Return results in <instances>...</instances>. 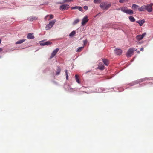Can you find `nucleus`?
Wrapping results in <instances>:
<instances>
[{"label": "nucleus", "instance_id": "f257e3e1", "mask_svg": "<svg viewBox=\"0 0 153 153\" xmlns=\"http://www.w3.org/2000/svg\"><path fill=\"white\" fill-rule=\"evenodd\" d=\"M111 6V3L107 2H102L100 5V7L103 10H107Z\"/></svg>", "mask_w": 153, "mask_h": 153}, {"label": "nucleus", "instance_id": "f03ea898", "mask_svg": "<svg viewBox=\"0 0 153 153\" xmlns=\"http://www.w3.org/2000/svg\"><path fill=\"white\" fill-rule=\"evenodd\" d=\"M117 10H121L123 12L128 14H131L133 13V12L131 10L128 9L127 8L122 7L118 9Z\"/></svg>", "mask_w": 153, "mask_h": 153}, {"label": "nucleus", "instance_id": "7ed1b4c3", "mask_svg": "<svg viewBox=\"0 0 153 153\" xmlns=\"http://www.w3.org/2000/svg\"><path fill=\"white\" fill-rule=\"evenodd\" d=\"M56 22L55 20H53L52 21H50L49 24L46 25V30H49L54 25Z\"/></svg>", "mask_w": 153, "mask_h": 153}, {"label": "nucleus", "instance_id": "20e7f679", "mask_svg": "<svg viewBox=\"0 0 153 153\" xmlns=\"http://www.w3.org/2000/svg\"><path fill=\"white\" fill-rule=\"evenodd\" d=\"M134 48H130L127 51L126 55L127 57H131L134 53Z\"/></svg>", "mask_w": 153, "mask_h": 153}, {"label": "nucleus", "instance_id": "39448f33", "mask_svg": "<svg viewBox=\"0 0 153 153\" xmlns=\"http://www.w3.org/2000/svg\"><path fill=\"white\" fill-rule=\"evenodd\" d=\"M152 5L153 4L152 3L145 5V10H146L149 12H152Z\"/></svg>", "mask_w": 153, "mask_h": 153}, {"label": "nucleus", "instance_id": "423d86ee", "mask_svg": "<svg viewBox=\"0 0 153 153\" xmlns=\"http://www.w3.org/2000/svg\"><path fill=\"white\" fill-rule=\"evenodd\" d=\"M69 7V6L68 4H64L61 5L60 7V9L62 10H66Z\"/></svg>", "mask_w": 153, "mask_h": 153}, {"label": "nucleus", "instance_id": "0eeeda50", "mask_svg": "<svg viewBox=\"0 0 153 153\" xmlns=\"http://www.w3.org/2000/svg\"><path fill=\"white\" fill-rule=\"evenodd\" d=\"M146 35V33H145L142 35H137L136 36V39L138 40H141Z\"/></svg>", "mask_w": 153, "mask_h": 153}, {"label": "nucleus", "instance_id": "6e6552de", "mask_svg": "<svg viewBox=\"0 0 153 153\" xmlns=\"http://www.w3.org/2000/svg\"><path fill=\"white\" fill-rule=\"evenodd\" d=\"M59 50V49L58 48L54 50L53 51L50 57V59H51L53 58L55 56V55L58 52Z\"/></svg>", "mask_w": 153, "mask_h": 153}, {"label": "nucleus", "instance_id": "1a4fd4ad", "mask_svg": "<svg viewBox=\"0 0 153 153\" xmlns=\"http://www.w3.org/2000/svg\"><path fill=\"white\" fill-rule=\"evenodd\" d=\"M89 19H88V17L87 16H85L83 19L82 20V25H84L87 22Z\"/></svg>", "mask_w": 153, "mask_h": 153}, {"label": "nucleus", "instance_id": "9d476101", "mask_svg": "<svg viewBox=\"0 0 153 153\" xmlns=\"http://www.w3.org/2000/svg\"><path fill=\"white\" fill-rule=\"evenodd\" d=\"M115 53L117 55H120L122 53V51L120 49H117L114 50Z\"/></svg>", "mask_w": 153, "mask_h": 153}, {"label": "nucleus", "instance_id": "9b49d317", "mask_svg": "<svg viewBox=\"0 0 153 153\" xmlns=\"http://www.w3.org/2000/svg\"><path fill=\"white\" fill-rule=\"evenodd\" d=\"M38 18L36 16H30L28 18V20L30 21H32L34 20H37Z\"/></svg>", "mask_w": 153, "mask_h": 153}, {"label": "nucleus", "instance_id": "f8f14e48", "mask_svg": "<svg viewBox=\"0 0 153 153\" xmlns=\"http://www.w3.org/2000/svg\"><path fill=\"white\" fill-rule=\"evenodd\" d=\"M27 38L28 39H33L34 38V37L33 35V33H29L27 36Z\"/></svg>", "mask_w": 153, "mask_h": 153}, {"label": "nucleus", "instance_id": "ddd939ff", "mask_svg": "<svg viewBox=\"0 0 153 153\" xmlns=\"http://www.w3.org/2000/svg\"><path fill=\"white\" fill-rule=\"evenodd\" d=\"M102 60L104 64L105 65L107 66L109 64V61L107 59H102Z\"/></svg>", "mask_w": 153, "mask_h": 153}, {"label": "nucleus", "instance_id": "4468645a", "mask_svg": "<svg viewBox=\"0 0 153 153\" xmlns=\"http://www.w3.org/2000/svg\"><path fill=\"white\" fill-rule=\"evenodd\" d=\"M51 44V42L50 41H47L46 42L43 43H40V45H49Z\"/></svg>", "mask_w": 153, "mask_h": 153}, {"label": "nucleus", "instance_id": "2eb2a0df", "mask_svg": "<svg viewBox=\"0 0 153 153\" xmlns=\"http://www.w3.org/2000/svg\"><path fill=\"white\" fill-rule=\"evenodd\" d=\"M139 6L135 4H133L132 6V8L134 10H136L137 9L138 10L139 8Z\"/></svg>", "mask_w": 153, "mask_h": 153}, {"label": "nucleus", "instance_id": "dca6fc26", "mask_svg": "<svg viewBox=\"0 0 153 153\" xmlns=\"http://www.w3.org/2000/svg\"><path fill=\"white\" fill-rule=\"evenodd\" d=\"M145 5H144L142 6L141 7H139V8H138V10L139 11H143L145 10L146 8Z\"/></svg>", "mask_w": 153, "mask_h": 153}, {"label": "nucleus", "instance_id": "f3484780", "mask_svg": "<svg viewBox=\"0 0 153 153\" xmlns=\"http://www.w3.org/2000/svg\"><path fill=\"white\" fill-rule=\"evenodd\" d=\"M145 22V21L144 20H140L139 21H136L137 23H138L139 24L140 26H141Z\"/></svg>", "mask_w": 153, "mask_h": 153}, {"label": "nucleus", "instance_id": "a211bd4d", "mask_svg": "<svg viewBox=\"0 0 153 153\" xmlns=\"http://www.w3.org/2000/svg\"><path fill=\"white\" fill-rule=\"evenodd\" d=\"M61 69L59 67H58L56 69V75H59L61 72Z\"/></svg>", "mask_w": 153, "mask_h": 153}, {"label": "nucleus", "instance_id": "6ab92c4d", "mask_svg": "<svg viewBox=\"0 0 153 153\" xmlns=\"http://www.w3.org/2000/svg\"><path fill=\"white\" fill-rule=\"evenodd\" d=\"M75 80L76 82L79 84L80 83V82L79 81V76L77 75H76L75 76Z\"/></svg>", "mask_w": 153, "mask_h": 153}, {"label": "nucleus", "instance_id": "aec40b11", "mask_svg": "<svg viewBox=\"0 0 153 153\" xmlns=\"http://www.w3.org/2000/svg\"><path fill=\"white\" fill-rule=\"evenodd\" d=\"M98 68L101 70H103L104 69V67L102 64H100L98 67Z\"/></svg>", "mask_w": 153, "mask_h": 153}, {"label": "nucleus", "instance_id": "412c9836", "mask_svg": "<svg viewBox=\"0 0 153 153\" xmlns=\"http://www.w3.org/2000/svg\"><path fill=\"white\" fill-rule=\"evenodd\" d=\"M25 40V39H21L17 41L16 42V44H18L22 43Z\"/></svg>", "mask_w": 153, "mask_h": 153}, {"label": "nucleus", "instance_id": "4be33fe9", "mask_svg": "<svg viewBox=\"0 0 153 153\" xmlns=\"http://www.w3.org/2000/svg\"><path fill=\"white\" fill-rule=\"evenodd\" d=\"M129 19L131 22H134L135 21V19L132 16H130L129 17Z\"/></svg>", "mask_w": 153, "mask_h": 153}, {"label": "nucleus", "instance_id": "5701e85b", "mask_svg": "<svg viewBox=\"0 0 153 153\" xmlns=\"http://www.w3.org/2000/svg\"><path fill=\"white\" fill-rule=\"evenodd\" d=\"M83 48L84 47H80L78 49H77L76 51L77 52H80L83 50Z\"/></svg>", "mask_w": 153, "mask_h": 153}, {"label": "nucleus", "instance_id": "b1692460", "mask_svg": "<svg viewBox=\"0 0 153 153\" xmlns=\"http://www.w3.org/2000/svg\"><path fill=\"white\" fill-rule=\"evenodd\" d=\"M76 33V32L75 31H73L70 33L69 36L70 37H72Z\"/></svg>", "mask_w": 153, "mask_h": 153}, {"label": "nucleus", "instance_id": "393cba45", "mask_svg": "<svg viewBox=\"0 0 153 153\" xmlns=\"http://www.w3.org/2000/svg\"><path fill=\"white\" fill-rule=\"evenodd\" d=\"M49 16H50V19H48L49 20L53 18V15H50V16L49 15H47L45 17V19L46 20L47 17Z\"/></svg>", "mask_w": 153, "mask_h": 153}, {"label": "nucleus", "instance_id": "a878e982", "mask_svg": "<svg viewBox=\"0 0 153 153\" xmlns=\"http://www.w3.org/2000/svg\"><path fill=\"white\" fill-rule=\"evenodd\" d=\"M101 2V0H94V2L95 4H99Z\"/></svg>", "mask_w": 153, "mask_h": 153}, {"label": "nucleus", "instance_id": "bb28decb", "mask_svg": "<svg viewBox=\"0 0 153 153\" xmlns=\"http://www.w3.org/2000/svg\"><path fill=\"white\" fill-rule=\"evenodd\" d=\"M79 19H77L74 20V21L73 22V24L74 25H75L78 23L79 22Z\"/></svg>", "mask_w": 153, "mask_h": 153}, {"label": "nucleus", "instance_id": "cd10ccee", "mask_svg": "<svg viewBox=\"0 0 153 153\" xmlns=\"http://www.w3.org/2000/svg\"><path fill=\"white\" fill-rule=\"evenodd\" d=\"M129 0H119V2L120 3H123L126 2L127 1H128Z\"/></svg>", "mask_w": 153, "mask_h": 153}, {"label": "nucleus", "instance_id": "c85d7f7f", "mask_svg": "<svg viewBox=\"0 0 153 153\" xmlns=\"http://www.w3.org/2000/svg\"><path fill=\"white\" fill-rule=\"evenodd\" d=\"M65 74H66V79L68 80V73H67V70H65Z\"/></svg>", "mask_w": 153, "mask_h": 153}, {"label": "nucleus", "instance_id": "c756f323", "mask_svg": "<svg viewBox=\"0 0 153 153\" xmlns=\"http://www.w3.org/2000/svg\"><path fill=\"white\" fill-rule=\"evenodd\" d=\"M78 9L80 11H83L82 8L81 7L78 6Z\"/></svg>", "mask_w": 153, "mask_h": 153}, {"label": "nucleus", "instance_id": "7c9ffc66", "mask_svg": "<svg viewBox=\"0 0 153 153\" xmlns=\"http://www.w3.org/2000/svg\"><path fill=\"white\" fill-rule=\"evenodd\" d=\"M78 6H75L71 8L72 9H78Z\"/></svg>", "mask_w": 153, "mask_h": 153}, {"label": "nucleus", "instance_id": "2f4dec72", "mask_svg": "<svg viewBox=\"0 0 153 153\" xmlns=\"http://www.w3.org/2000/svg\"><path fill=\"white\" fill-rule=\"evenodd\" d=\"M83 8L85 10H87L88 8V7L86 6H84L83 7Z\"/></svg>", "mask_w": 153, "mask_h": 153}, {"label": "nucleus", "instance_id": "473e14b6", "mask_svg": "<svg viewBox=\"0 0 153 153\" xmlns=\"http://www.w3.org/2000/svg\"><path fill=\"white\" fill-rule=\"evenodd\" d=\"M73 0H65L64 1L65 2H70Z\"/></svg>", "mask_w": 153, "mask_h": 153}, {"label": "nucleus", "instance_id": "72a5a7b5", "mask_svg": "<svg viewBox=\"0 0 153 153\" xmlns=\"http://www.w3.org/2000/svg\"><path fill=\"white\" fill-rule=\"evenodd\" d=\"M135 51H136L137 52V53H138V54H139L140 53V51H138L137 50V49H136L135 50Z\"/></svg>", "mask_w": 153, "mask_h": 153}, {"label": "nucleus", "instance_id": "f704fd0d", "mask_svg": "<svg viewBox=\"0 0 153 153\" xmlns=\"http://www.w3.org/2000/svg\"><path fill=\"white\" fill-rule=\"evenodd\" d=\"M144 50V48L143 47H142L140 49V50L141 51H143Z\"/></svg>", "mask_w": 153, "mask_h": 153}, {"label": "nucleus", "instance_id": "c9c22d12", "mask_svg": "<svg viewBox=\"0 0 153 153\" xmlns=\"http://www.w3.org/2000/svg\"><path fill=\"white\" fill-rule=\"evenodd\" d=\"M3 49L1 48H0V52L2 51Z\"/></svg>", "mask_w": 153, "mask_h": 153}, {"label": "nucleus", "instance_id": "e433bc0d", "mask_svg": "<svg viewBox=\"0 0 153 153\" xmlns=\"http://www.w3.org/2000/svg\"><path fill=\"white\" fill-rule=\"evenodd\" d=\"M1 40L0 39V44L1 43Z\"/></svg>", "mask_w": 153, "mask_h": 153}]
</instances>
